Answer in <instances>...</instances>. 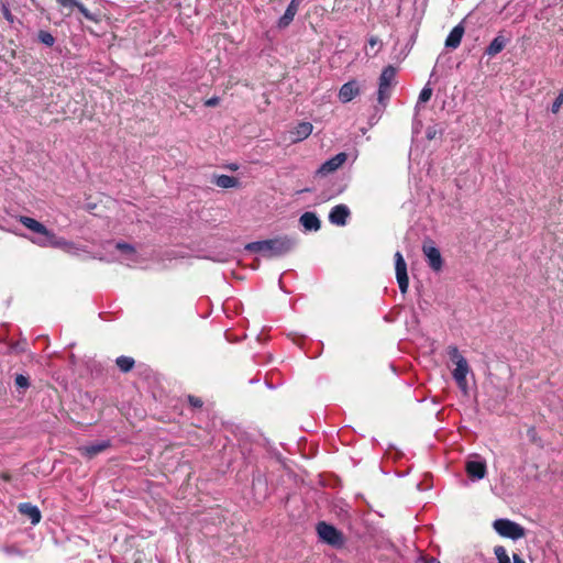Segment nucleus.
I'll use <instances>...</instances> for the list:
<instances>
[{
	"label": "nucleus",
	"mask_w": 563,
	"mask_h": 563,
	"mask_svg": "<svg viewBox=\"0 0 563 563\" xmlns=\"http://www.w3.org/2000/svg\"><path fill=\"white\" fill-rule=\"evenodd\" d=\"M432 96V88L427 84L422 90L419 93L417 107H419L420 103H426L431 99Z\"/></svg>",
	"instance_id": "obj_25"
},
{
	"label": "nucleus",
	"mask_w": 563,
	"mask_h": 563,
	"mask_svg": "<svg viewBox=\"0 0 563 563\" xmlns=\"http://www.w3.org/2000/svg\"><path fill=\"white\" fill-rule=\"evenodd\" d=\"M3 553H5L7 555H16V556H21L22 555V551L15 547V545H5L3 547L2 549Z\"/></svg>",
	"instance_id": "obj_30"
},
{
	"label": "nucleus",
	"mask_w": 563,
	"mask_h": 563,
	"mask_svg": "<svg viewBox=\"0 0 563 563\" xmlns=\"http://www.w3.org/2000/svg\"><path fill=\"white\" fill-rule=\"evenodd\" d=\"M295 246V241L288 236H282L265 241L249 243L245 249L250 252L262 253L264 256L274 257L288 253Z\"/></svg>",
	"instance_id": "obj_1"
},
{
	"label": "nucleus",
	"mask_w": 563,
	"mask_h": 563,
	"mask_svg": "<svg viewBox=\"0 0 563 563\" xmlns=\"http://www.w3.org/2000/svg\"><path fill=\"white\" fill-rule=\"evenodd\" d=\"M465 471L472 479H482L486 475V462L479 456L470 459L465 464Z\"/></svg>",
	"instance_id": "obj_7"
},
{
	"label": "nucleus",
	"mask_w": 563,
	"mask_h": 563,
	"mask_svg": "<svg viewBox=\"0 0 563 563\" xmlns=\"http://www.w3.org/2000/svg\"><path fill=\"white\" fill-rule=\"evenodd\" d=\"M296 14H297L296 12H294L292 10L287 8L285 13L279 18V20L277 22V26L279 29H286L294 21V18Z\"/></svg>",
	"instance_id": "obj_23"
},
{
	"label": "nucleus",
	"mask_w": 563,
	"mask_h": 563,
	"mask_svg": "<svg viewBox=\"0 0 563 563\" xmlns=\"http://www.w3.org/2000/svg\"><path fill=\"white\" fill-rule=\"evenodd\" d=\"M56 1L60 7L66 8V9H74L78 4L77 0H56Z\"/></svg>",
	"instance_id": "obj_33"
},
{
	"label": "nucleus",
	"mask_w": 563,
	"mask_h": 563,
	"mask_svg": "<svg viewBox=\"0 0 563 563\" xmlns=\"http://www.w3.org/2000/svg\"><path fill=\"white\" fill-rule=\"evenodd\" d=\"M361 89L356 80L345 82L339 90V99L341 102L346 103L358 96Z\"/></svg>",
	"instance_id": "obj_10"
},
{
	"label": "nucleus",
	"mask_w": 563,
	"mask_h": 563,
	"mask_svg": "<svg viewBox=\"0 0 563 563\" xmlns=\"http://www.w3.org/2000/svg\"><path fill=\"white\" fill-rule=\"evenodd\" d=\"M54 233L46 229V233H40V235L35 239H32V242L42 246L47 247L52 246Z\"/></svg>",
	"instance_id": "obj_22"
},
{
	"label": "nucleus",
	"mask_w": 563,
	"mask_h": 563,
	"mask_svg": "<svg viewBox=\"0 0 563 563\" xmlns=\"http://www.w3.org/2000/svg\"><path fill=\"white\" fill-rule=\"evenodd\" d=\"M38 40H40L43 44H45V45H47V46H53V45H54V43H55V38H54V36H53L49 32H46V31H41V32L38 33Z\"/></svg>",
	"instance_id": "obj_26"
},
{
	"label": "nucleus",
	"mask_w": 563,
	"mask_h": 563,
	"mask_svg": "<svg viewBox=\"0 0 563 563\" xmlns=\"http://www.w3.org/2000/svg\"><path fill=\"white\" fill-rule=\"evenodd\" d=\"M20 514L27 517L32 525H37L41 521L42 515L40 509L30 504V503H22L18 507Z\"/></svg>",
	"instance_id": "obj_13"
},
{
	"label": "nucleus",
	"mask_w": 563,
	"mask_h": 563,
	"mask_svg": "<svg viewBox=\"0 0 563 563\" xmlns=\"http://www.w3.org/2000/svg\"><path fill=\"white\" fill-rule=\"evenodd\" d=\"M422 253L427 260V263L434 272H440L443 266V260L439 249L430 240L426 241L422 245Z\"/></svg>",
	"instance_id": "obj_5"
},
{
	"label": "nucleus",
	"mask_w": 563,
	"mask_h": 563,
	"mask_svg": "<svg viewBox=\"0 0 563 563\" xmlns=\"http://www.w3.org/2000/svg\"><path fill=\"white\" fill-rule=\"evenodd\" d=\"M464 35V27L462 24H457L452 29L450 34L445 40V47L450 49H455L461 44L462 37Z\"/></svg>",
	"instance_id": "obj_14"
},
{
	"label": "nucleus",
	"mask_w": 563,
	"mask_h": 563,
	"mask_svg": "<svg viewBox=\"0 0 563 563\" xmlns=\"http://www.w3.org/2000/svg\"><path fill=\"white\" fill-rule=\"evenodd\" d=\"M347 159V155L345 153H339L330 159L325 161L317 170L318 175L327 176L336 169H339Z\"/></svg>",
	"instance_id": "obj_8"
},
{
	"label": "nucleus",
	"mask_w": 563,
	"mask_h": 563,
	"mask_svg": "<svg viewBox=\"0 0 563 563\" xmlns=\"http://www.w3.org/2000/svg\"><path fill=\"white\" fill-rule=\"evenodd\" d=\"M426 563H440V561H438L435 559H430V560L426 561Z\"/></svg>",
	"instance_id": "obj_42"
},
{
	"label": "nucleus",
	"mask_w": 563,
	"mask_h": 563,
	"mask_svg": "<svg viewBox=\"0 0 563 563\" xmlns=\"http://www.w3.org/2000/svg\"><path fill=\"white\" fill-rule=\"evenodd\" d=\"M79 10V12L89 21L97 22L98 19L95 14H92L84 4L78 2V4L75 7Z\"/></svg>",
	"instance_id": "obj_27"
},
{
	"label": "nucleus",
	"mask_w": 563,
	"mask_h": 563,
	"mask_svg": "<svg viewBox=\"0 0 563 563\" xmlns=\"http://www.w3.org/2000/svg\"><path fill=\"white\" fill-rule=\"evenodd\" d=\"M470 373V366L466 360H460L459 364L455 365V368L452 373L454 380L463 393L467 391V380L466 376Z\"/></svg>",
	"instance_id": "obj_9"
},
{
	"label": "nucleus",
	"mask_w": 563,
	"mask_h": 563,
	"mask_svg": "<svg viewBox=\"0 0 563 563\" xmlns=\"http://www.w3.org/2000/svg\"><path fill=\"white\" fill-rule=\"evenodd\" d=\"M109 443L107 441H101L95 444L85 445L79 448V451L82 455H86L87 457H93L98 453L102 452L108 448Z\"/></svg>",
	"instance_id": "obj_18"
},
{
	"label": "nucleus",
	"mask_w": 563,
	"mask_h": 563,
	"mask_svg": "<svg viewBox=\"0 0 563 563\" xmlns=\"http://www.w3.org/2000/svg\"><path fill=\"white\" fill-rule=\"evenodd\" d=\"M1 12L7 21H9L10 23L13 22V15L7 4H2Z\"/></svg>",
	"instance_id": "obj_34"
},
{
	"label": "nucleus",
	"mask_w": 563,
	"mask_h": 563,
	"mask_svg": "<svg viewBox=\"0 0 563 563\" xmlns=\"http://www.w3.org/2000/svg\"><path fill=\"white\" fill-rule=\"evenodd\" d=\"M395 269L399 289L405 294L408 290L409 280L407 275V264L400 252L395 253Z\"/></svg>",
	"instance_id": "obj_6"
},
{
	"label": "nucleus",
	"mask_w": 563,
	"mask_h": 563,
	"mask_svg": "<svg viewBox=\"0 0 563 563\" xmlns=\"http://www.w3.org/2000/svg\"><path fill=\"white\" fill-rule=\"evenodd\" d=\"M115 363L118 367L124 373L131 371L134 366V360L129 356H120L117 358Z\"/></svg>",
	"instance_id": "obj_24"
},
{
	"label": "nucleus",
	"mask_w": 563,
	"mask_h": 563,
	"mask_svg": "<svg viewBox=\"0 0 563 563\" xmlns=\"http://www.w3.org/2000/svg\"><path fill=\"white\" fill-rule=\"evenodd\" d=\"M562 104H563V89L560 91L559 96L556 97V99L552 103L551 111L554 114H556L560 111Z\"/></svg>",
	"instance_id": "obj_29"
},
{
	"label": "nucleus",
	"mask_w": 563,
	"mask_h": 563,
	"mask_svg": "<svg viewBox=\"0 0 563 563\" xmlns=\"http://www.w3.org/2000/svg\"><path fill=\"white\" fill-rule=\"evenodd\" d=\"M350 216V209L345 205H338L332 208L329 214V221L335 225H345Z\"/></svg>",
	"instance_id": "obj_11"
},
{
	"label": "nucleus",
	"mask_w": 563,
	"mask_h": 563,
	"mask_svg": "<svg viewBox=\"0 0 563 563\" xmlns=\"http://www.w3.org/2000/svg\"><path fill=\"white\" fill-rule=\"evenodd\" d=\"M494 553L496 555V559L498 561V563H526L519 555L517 554H514L512 556V561L511 562V559L510 556L508 555V552L507 550L501 547V545H497L495 547L494 549Z\"/></svg>",
	"instance_id": "obj_17"
},
{
	"label": "nucleus",
	"mask_w": 563,
	"mask_h": 563,
	"mask_svg": "<svg viewBox=\"0 0 563 563\" xmlns=\"http://www.w3.org/2000/svg\"><path fill=\"white\" fill-rule=\"evenodd\" d=\"M20 222L35 233H46V227L30 217H21Z\"/></svg>",
	"instance_id": "obj_19"
},
{
	"label": "nucleus",
	"mask_w": 563,
	"mask_h": 563,
	"mask_svg": "<svg viewBox=\"0 0 563 563\" xmlns=\"http://www.w3.org/2000/svg\"><path fill=\"white\" fill-rule=\"evenodd\" d=\"M435 133H437L435 130L429 128L428 131H427L428 139H430V140L433 139L435 136Z\"/></svg>",
	"instance_id": "obj_41"
},
{
	"label": "nucleus",
	"mask_w": 563,
	"mask_h": 563,
	"mask_svg": "<svg viewBox=\"0 0 563 563\" xmlns=\"http://www.w3.org/2000/svg\"><path fill=\"white\" fill-rule=\"evenodd\" d=\"M15 385L19 388L25 389V388L29 387V378L25 377L24 375H21V374L16 375V377H15Z\"/></svg>",
	"instance_id": "obj_31"
},
{
	"label": "nucleus",
	"mask_w": 563,
	"mask_h": 563,
	"mask_svg": "<svg viewBox=\"0 0 563 563\" xmlns=\"http://www.w3.org/2000/svg\"><path fill=\"white\" fill-rule=\"evenodd\" d=\"M313 126L310 122H300L290 131L291 143L306 140L312 133Z\"/></svg>",
	"instance_id": "obj_12"
},
{
	"label": "nucleus",
	"mask_w": 563,
	"mask_h": 563,
	"mask_svg": "<svg viewBox=\"0 0 563 563\" xmlns=\"http://www.w3.org/2000/svg\"><path fill=\"white\" fill-rule=\"evenodd\" d=\"M449 355L451 360L455 363V365L459 364L460 360H466L459 351L456 346H450L449 347Z\"/></svg>",
	"instance_id": "obj_28"
},
{
	"label": "nucleus",
	"mask_w": 563,
	"mask_h": 563,
	"mask_svg": "<svg viewBox=\"0 0 563 563\" xmlns=\"http://www.w3.org/2000/svg\"><path fill=\"white\" fill-rule=\"evenodd\" d=\"M397 70L394 66H387L383 69L379 76L377 100L379 103H385L391 95L393 86L396 82Z\"/></svg>",
	"instance_id": "obj_2"
},
{
	"label": "nucleus",
	"mask_w": 563,
	"mask_h": 563,
	"mask_svg": "<svg viewBox=\"0 0 563 563\" xmlns=\"http://www.w3.org/2000/svg\"><path fill=\"white\" fill-rule=\"evenodd\" d=\"M189 401L194 407H201L202 401L199 398L196 397H189Z\"/></svg>",
	"instance_id": "obj_40"
},
{
	"label": "nucleus",
	"mask_w": 563,
	"mask_h": 563,
	"mask_svg": "<svg viewBox=\"0 0 563 563\" xmlns=\"http://www.w3.org/2000/svg\"><path fill=\"white\" fill-rule=\"evenodd\" d=\"M493 527L499 536L512 540L521 539L526 534L523 527L509 519H497L494 521Z\"/></svg>",
	"instance_id": "obj_3"
},
{
	"label": "nucleus",
	"mask_w": 563,
	"mask_h": 563,
	"mask_svg": "<svg viewBox=\"0 0 563 563\" xmlns=\"http://www.w3.org/2000/svg\"><path fill=\"white\" fill-rule=\"evenodd\" d=\"M317 531L320 539L333 547H341L343 544V536L333 526L325 522H320L317 526Z\"/></svg>",
	"instance_id": "obj_4"
},
{
	"label": "nucleus",
	"mask_w": 563,
	"mask_h": 563,
	"mask_svg": "<svg viewBox=\"0 0 563 563\" xmlns=\"http://www.w3.org/2000/svg\"><path fill=\"white\" fill-rule=\"evenodd\" d=\"M379 44V41L376 38V37H371L368 40V46L371 47V49H375V47ZM377 53V51H374L373 55H375Z\"/></svg>",
	"instance_id": "obj_38"
},
{
	"label": "nucleus",
	"mask_w": 563,
	"mask_h": 563,
	"mask_svg": "<svg viewBox=\"0 0 563 563\" xmlns=\"http://www.w3.org/2000/svg\"><path fill=\"white\" fill-rule=\"evenodd\" d=\"M79 249L71 242H67V246L64 247L63 251H65L66 253H69V254H77V251Z\"/></svg>",
	"instance_id": "obj_35"
},
{
	"label": "nucleus",
	"mask_w": 563,
	"mask_h": 563,
	"mask_svg": "<svg viewBox=\"0 0 563 563\" xmlns=\"http://www.w3.org/2000/svg\"><path fill=\"white\" fill-rule=\"evenodd\" d=\"M218 103H219V98H217V97L210 98V99H208V100L205 102V104H206L207 107H214V106H217Z\"/></svg>",
	"instance_id": "obj_39"
},
{
	"label": "nucleus",
	"mask_w": 563,
	"mask_h": 563,
	"mask_svg": "<svg viewBox=\"0 0 563 563\" xmlns=\"http://www.w3.org/2000/svg\"><path fill=\"white\" fill-rule=\"evenodd\" d=\"M79 249L71 242H67V246L64 247L63 251H65L66 253H69V254H77V251Z\"/></svg>",
	"instance_id": "obj_36"
},
{
	"label": "nucleus",
	"mask_w": 563,
	"mask_h": 563,
	"mask_svg": "<svg viewBox=\"0 0 563 563\" xmlns=\"http://www.w3.org/2000/svg\"><path fill=\"white\" fill-rule=\"evenodd\" d=\"M301 225L308 231H318L320 229V220L313 212H305L299 219Z\"/></svg>",
	"instance_id": "obj_15"
},
{
	"label": "nucleus",
	"mask_w": 563,
	"mask_h": 563,
	"mask_svg": "<svg viewBox=\"0 0 563 563\" xmlns=\"http://www.w3.org/2000/svg\"><path fill=\"white\" fill-rule=\"evenodd\" d=\"M214 184L220 188L227 189L236 187L239 185V180L233 176L220 175L216 177Z\"/></svg>",
	"instance_id": "obj_21"
},
{
	"label": "nucleus",
	"mask_w": 563,
	"mask_h": 563,
	"mask_svg": "<svg viewBox=\"0 0 563 563\" xmlns=\"http://www.w3.org/2000/svg\"><path fill=\"white\" fill-rule=\"evenodd\" d=\"M505 46L506 40L504 38V36H496L486 48V54L489 56H495L498 53H500L505 48Z\"/></svg>",
	"instance_id": "obj_20"
},
{
	"label": "nucleus",
	"mask_w": 563,
	"mask_h": 563,
	"mask_svg": "<svg viewBox=\"0 0 563 563\" xmlns=\"http://www.w3.org/2000/svg\"><path fill=\"white\" fill-rule=\"evenodd\" d=\"M67 240L63 238H57L55 234L53 236L52 247H57L64 250L65 246H67Z\"/></svg>",
	"instance_id": "obj_32"
},
{
	"label": "nucleus",
	"mask_w": 563,
	"mask_h": 563,
	"mask_svg": "<svg viewBox=\"0 0 563 563\" xmlns=\"http://www.w3.org/2000/svg\"><path fill=\"white\" fill-rule=\"evenodd\" d=\"M115 249L118 251L122 252V254L124 255L122 261H124L126 263V265H132L137 262L136 261V252L132 245L126 244V243H117Z\"/></svg>",
	"instance_id": "obj_16"
},
{
	"label": "nucleus",
	"mask_w": 563,
	"mask_h": 563,
	"mask_svg": "<svg viewBox=\"0 0 563 563\" xmlns=\"http://www.w3.org/2000/svg\"><path fill=\"white\" fill-rule=\"evenodd\" d=\"M302 0H291L287 8L292 10L294 12H298L300 3Z\"/></svg>",
	"instance_id": "obj_37"
}]
</instances>
